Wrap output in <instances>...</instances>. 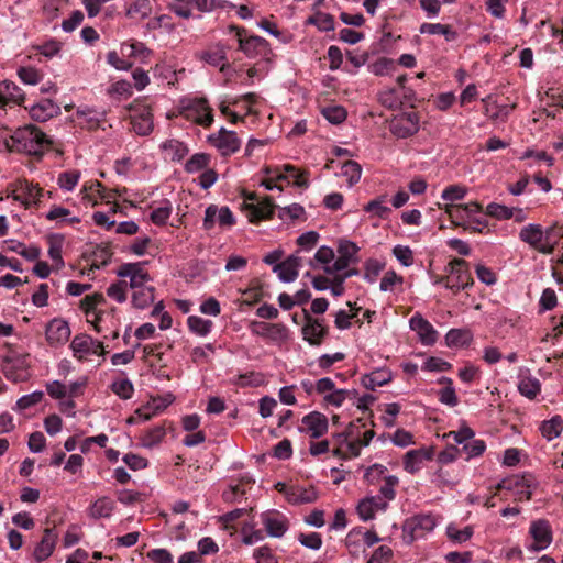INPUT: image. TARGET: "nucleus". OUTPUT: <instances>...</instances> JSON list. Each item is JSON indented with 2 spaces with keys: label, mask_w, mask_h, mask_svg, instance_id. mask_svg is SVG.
<instances>
[{
  "label": "nucleus",
  "mask_w": 563,
  "mask_h": 563,
  "mask_svg": "<svg viewBox=\"0 0 563 563\" xmlns=\"http://www.w3.org/2000/svg\"><path fill=\"white\" fill-rule=\"evenodd\" d=\"M374 437V431L367 429L361 419L352 421L347 428L333 435L334 456L343 460H350L360 455L362 448L369 444Z\"/></svg>",
  "instance_id": "1"
},
{
  "label": "nucleus",
  "mask_w": 563,
  "mask_h": 563,
  "mask_svg": "<svg viewBox=\"0 0 563 563\" xmlns=\"http://www.w3.org/2000/svg\"><path fill=\"white\" fill-rule=\"evenodd\" d=\"M4 144L10 152L40 157L48 148L51 142L41 129L27 124L18 128L5 139Z\"/></svg>",
  "instance_id": "2"
},
{
  "label": "nucleus",
  "mask_w": 563,
  "mask_h": 563,
  "mask_svg": "<svg viewBox=\"0 0 563 563\" xmlns=\"http://www.w3.org/2000/svg\"><path fill=\"white\" fill-rule=\"evenodd\" d=\"M444 212L454 227H461L471 232H482L487 227L486 216L477 202L445 203Z\"/></svg>",
  "instance_id": "3"
},
{
  "label": "nucleus",
  "mask_w": 563,
  "mask_h": 563,
  "mask_svg": "<svg viewBox=\"0 0 563 563\" xmlns=\"http://www.w3.org/2000/svg\"><path fill=\"white\" fill-rule=\"evenodd\" d=\"M536 486L534 478L530 474H515L503 478L495 486V495L501 501L512 499L515 503L529 500Z\"/></svg>",
  "instance_id": "4"
},
{
  "label": "nucleus",
  "mask_w": 563,
  "mask_h": 563,
  "mask_svg": "<svg viewBox=\"0 0 563 563\" xmlns=\"http://www.w3.org/2000/svg\"><path fill=\"white\" fill-rule=\"evenodd\" d=\"M340 255L335 258L334 251L329 246H321L316 252L313 260L310 262L312 267L320 265L327 275L338 272H344L350 267L351 255L356 252L353 243L340 245Z\"/></svg>",
  "instance_id": "5"
},
{
  "label": "nucleus",
  "mask_w": 563,
  "mask_h": 563,
  "mask_svg": "<svg viewBox=\"0 0 563 563\" xmlns=\"http://www.w3.org/2000/svg\"><path fill=\"white\" fill-rule=\"evenodd\" d=\"M1 371L7 379L13 383L26 382L30 377L29 355L11 344H3Z\"/></svg>",
  "instance_id": "6"
},
{
  "label": "nucleus",
  "mask_w": 563,
  "mask_h": 563,
  "mask_svg": "<svg viewBox=\"0 0 563 563\" xmlns=\"http://www.w3.org/2000/svg\"><path fill=\"white\" fill-rule=\"evenodd\" d=\"M179 114L205 129L213 123V110L206 97L188 96L181 98L178 104Z\"/></svg>",
  "instance_id": "7"
},
{
  "label": "nucleus",
  "mask_w": 563,
  "mask_h": 563,
  "mask_svg": "<svg viewBox=\"0 0 563 563\" xmlns=\"http://www.w3.org/2000/svg\"><path fill=\"white\" fill-rule=\"evenodd\" d=\"M242 210L251 223L268 220L275 212V203L271 197H258L256 192L242 191Z\"/></svg>",
  "instance_id": "8"
},
{
  "label": "nucleus",
  "mask_w": 563,
  "mask_h": 563,
  "mask_svg": "<svg viewBox=\"0 0 563 563\" xmlns=\"http://www.w3.org/2000/svg\"><path fill=\"white\" fill-rule=\"evenodd\" d=\"M446 272L448 275L441 277V280H445V288L454 294L473 285L472 274L466 261L462 258L452 260L448 265Z\"/></svg>",
  "instance_id": "9"
},
{
  "label": "nucleus",
  "mask_w": 563,
  "mask_h": 563,
  "mask_svg": "<svg viewBox=\"0 0 563 563\" xmlns=\"http://www.w3.org/2000/svg\"><path fill=\"white\" fill-rule=\"evenodd\" d=\"M236 224V218L228 206L209 205L205 210L202 228L211 231L218 228L221 231L231 230Z\"/></svg>",
  "instance_id": "10"
},
{
  "label": "nucleus",
  "mask_w": 563,
  "mask_h": 563,
  "mask_svg": "<svg viewBox=\"0 0 563 563\" xmlns=\"http://www.w3.org/2000/svg\"><path fill=\"white\" fill-rule=\"evenodd\" d=\"M441 520V515L419 512L406 519L404 530L410 534L411 540L421 539L432 532Z\"/></svg>",
  "instance_id": "11"
},
{
  "label": "nucleus",
  "mask_w": 563,
  "mask_h": 563,
  "mask_svg": "<svg viewBox=\"0 0 563 563\" xmlns=\"http://www.w3.org/2000/svg\"><path fill=\"white\" fill-rule=\"evenodd\" d=\"M43 195L44 189L37 183L27 179H18L11 191L12 199L25 209L37 207Z\"/></svg>",
  "instance_id": "12"
},
{
  "label": "nucleus",
  "mask_w": 563,
  "mask_h": 563,
  "mask_svg": "<svg viewBox=\"0 0 563 563\" xmlns=\"http://www.w3.org/2000/svg\"><path fill=\"white\" fill-rule=\"evenodd\" d=\"M174 401L172 394L164 396L151 397L146 404L139 407L132 416L126 420L128 424H137L141 422L148 421L153 417L162 413L168 406Z\"/></svg>",
  "instance_id": "13"
},
{
  "label": "nucleus",
  "mask_w": 563,
  "mask_h": 563,
  "mask_svg": "<svg viewBox=\"0 0 563 563\" xmlns=\"http://www.w3.org/2000/svg\"><path fill=\"white\" fill-rule=\"evenodd\" d=\"M69 349L74 358L81 363L89 361L93 355L104 354L103 343L85 333L76 334L70 341Z\"/></svg>",
  "instance_id": "14"
},
{
  "label": "nucleus",
  "mask_w": 563,
  "mask_h": 563,
  "mask_svg": "<svg viewBox=\"0 0 563 563\" xmlns=\"http://www.w3.org/2000/svg\"><path fill=\"white\" fill-rule=\"evenodd\" d=\"M117 275L129 284L131 290L145 287L152 282L144 262L123 263L119 266Z\"/></svg>",
  "instance_id": "15"
},
{
  "label": "nucleus",
  "mask_w": 563,
  "mask_h": 563,
  "mask_svg": "<svg viewBox=\"0 0 563 563\" xmlns=\"http://www.w3.org/2000/svg\"><path fill=\"white\" fill-rule=\"evenodd\" d=\"M526 548L530 552H540L550 547L553 540L551 525L545 519L533 520L530 523Z\"/></svg>",
  "instance_id": "16"
},
{
  "label": "nucleus",
  "mask_w": 563,
  "mask_h": 563,
  "mask_svg": "<svg viewBox=\"0 0 563 563\" xmlns=\"http://www.w3.org/2000/svg\"><path fill=\"white\" fill-rule=\"evenodd\" d=\"M519 238L539 253L548 255L554 251V243L551 242L549 233H545L540 224L523 227L520 230Z\"/></svg>",
  "instance_id": "17"
},
{
  "label": "nucleus",
  "mask_w": 563,
  "mask_h": 563,
  "mask_svg": "<svg viewBox=\"0 0 563 563\" xmlns=\"http://www.w3.org/2000/svg\"><path fill=\"white\" fill-rule=\"evenodd\" d=\"M320 404L325 409L340 408L345 400L350 398L351 391L344 388H338L330 377H322L319 386Z\"/></svg>",
  "instance_id": "18"
},
{
  "label": "nucleus",
  "mask_w": 563,
  "mask_h": 563,
  "mask_svg": "<svg viewBox=\"0 0 563 563\" xmlns=\"http://www.w3.org/2000/svg\"><path fill=\"white\" fill-rule=\"evenodd\" d=\"M386 467L379 464H374L373 466L368 467L365 473V478L368 483H375L380 482L379 486V496L383 498V500H393L396 496L395 488L399 484L398 477L394 475H385Z\"/></svg>",
  "instance_id": "19"
},
{
  "label": "nucleus",
  "mask_w": 563,
  "mask_h": 563,
  "mask_svg": "<svg viewBox=\"0 0 563 563\" xmlns=\"http://www.w3.org/2000/svg\"><path fill=\"white\" fill-rule=\"evenodd\" d=\"M231 31L239 43V49L249 57L264 56L268 52V43L265 38L257 35L247 34L245 29L231 26Z\"/></svg>",
  "instance_id": "20"
},
{
  "label": "nucleus",
  "mask_w": 563,
  "mask_h": 563,
  "mask_svg": "<svg viewBox=\"0 0 563 563\" xmlns=\"http://www.w3.org/2000/svg\"><path fill=\"white\" fill-rule=\"evenodd\" d=\"M130 121L136 134L142 136L148 135L154 128L151 107L143 101H135L130 107Z\"/></svg>",
  "instance_id": "21"
},
{
  "label": "nucleus",
  "mask_w": 563,
  "mask_h": 563,
  "mask_svg": "<svg viewBox=\"0 0 563 563\" xmlns=\"http://www.w3.org/2000/svg\"><path fill=\"white\" fill-rule=\"evenodd\" d=\"M260 519L267 536L272 538H283L290 527L288 517L275 509L262 512Z\"/></svg>",
  "instance_id": "22"
},
{
  "label": "nucleus",
  "mask_w": 563,
  "mask_h": 563,
  "mask_svg": "<svg viewBox=\"0 0 563 563\" xmlns=\"http://www.w3.org/2000/svg\"><path fill=\"white\" fill-rule=\"evenodd\" d=\"M434 457V450L432 446H421L419 449H412L405 453L402 457L404 470L415 475L419 473L428 462Z\"/></svg>",
  "instance_id": "23"
},
{
  "label": "nucleus",
  "mask_w": 563,
  "mask_h": 563,
  "mask_svg": "<svg viewBox=\"0 0 563 563\" xmlns=\"http://www.w3.org/2000/svg\"><path fill=\"white\" fill-rule=\"evenodd\" d=\"M208 142L223 156H230L241 147V141L236 133L224 128H221L217 133L210 134Z\"/></svg>",
  "instance_id": "24"
},
{
  "label": "nucleus",
  "mask_w": 563,
  "mask_h": 563,
  "mask_svg": "<svg viewBox=\"0 0 563 563\" xmlns=\"http://www.w3.org/2000/svg\"><path fill=\"white\" fill-rule=\"evenodd\" d=\"M389 130L399 139L413 135L419 130L418 113L411 111L395 115L389 123Z\"/></svg>",
  "instance_id": "25"
},
{
  "label": "nucleus",
  "mask_w": 563,
  "mask_h": 563,
  "mask_svg": "<svg viewBox=\"0 0 563 563\" xmlns=\"http://www.w3.org/2000/svg\"><path fill=\"white\" fill-rule=\"evenodd\" d=\"M252 334L271 340L273 342H285L289 338V330L283 323H267L264 321H252L250 324Z\"/></svg>",
  "instance_id": "26"
},
{
  "label": "nucleus",
  "mask_w": 563,
  "mask_h": 563,
  "mask_svg": "<svg viewBox=\"0 0 563 563\" xmlns=\"http://www.w3.org/2000/svg\"><path fill=\"white\" fill-rule=\"evenodd\" d=\"M71 330L63 318L52 319L45 328V339L51 347L64 346L70 338Z\"/></svg>",
  "instance_id": "27"
},
{
  "label": "nucleus",
  "mask_w": 563,
  "mask_h": 563,
  "mask_svg": "<svg viewBox=\"0 0 563 563\" xmlns=\"http://www.w3.org/2000/svg\"><path fill=\"white\" fill-rule=\"evenodd\" d=\"M305 325L302 327V336L311 345H320L328 334L327 327L322 319L312 318L307 310H302Z\"/></svg>",
  "instance_id": "28"
},
{
  "label": "nucleus",
  "mask_w": 563,
  "mask_h": 563,
  "mask_svg": "<svg viewBox=\"0 0 563 563\" xmlns=\"http://www.w3.org/2000/svg\"><path fill=\"white\" fill-rule=\"evenodd\" d=\"M409 327L417 333L422 345L432 346L438 341V331L420 313L417 312L410 318Z\"/></svg>",
  "instance_id": "29"
},
{
  "label": "nucleus",
  "mask_w": 563,
  "mask_h": 563,
  "mask_svg": "<svg viewBox=\"0 0 563 563\" xmlns=\"http://www.w3.org/2000/svg\"><path fill=\"white\" fill-rule=\"evenodd\" d=\"M80 198L86 206H97L100 201L110 203L112 196L107 192L103 185L98 180L85 181L80 189Z\"/></svg>",
  "instance_id": "30"
},
{
  "label": "nucleus",
  "mask_w": 563,
  "mask_h": 563,
  "mask_svg": "<svg viewBox=\"0 0 563 563\" xmlns=\"http://www.w3.org/2000/svg\"><path fill=\"white\" fill-rule=\"evenodd\" d=\"M329 420L325 415L312 411L301 420L300 430L313 439H319L328 432Z\"/></svg>",
  "instance_id": "31"
},
{
  "label": "nucleus",
  "mask_w": 563,
  "mask_h": 563,
  "mask_svg": "<svg viewBox=\"0 0 563 563\" xmlns=\"http://www.w3.org/2000/svg\"><path fill=\"white\" fill-rule=\"evenodd\" d=\"M276 177L282 179L283 184L286 183V185H292L298 188L306 189L309 186V172L301 170L290 164L276 167Z\"/></svg>",
  "instance_id": "32"
},
{
  "label": "nucleus",
  "mask_w": 563,
  "mask_h": 563,
  "mask_svg": "<svg viewBox=\"0 0 563 563\" xmlns=\"http://www.w3.org/2000/svg\"><path fill=\"white\" fill-rule=\"evenodd\" d=\"M58 539V533L54 528L44 529L41 540L36 543L33 551V558L36 562L46 561L54 552Z\"/></svg>",
  "instance_id": "33"
},
{
  "label": "nucleus",
  "mask_w": 563,
  "mask_h": 563,
  "mask_svg": "<svg viewBox=\"0 0 563 563\" xmlns=\"http://www.w3.org/2000/svg\"><path fill=\"white\" fill-rule=\"evenodd\" d=\"M25 100L24 91L11 80L0 81V109H5L9 104L21 106Z\"/></svg>",
  "instance_id": "34"
},
{
  "label": "nucleus",
  "mask_w": 563,
  "mask_h": 563,
  "mask_svg": "<svg viewBox=\"0 0 563 563\" xmlns=\"http://www.w3.org/2000/svg\"><path fill=\"white\" fill-rule=\"evenodd\" d=\"M387 501L380 496H368L361 499L356 506V512L362 521H368L375 518L378 511L385 510Z\"/></svg>",
  "instance_id": "35"
},
{
  "label": "nucleus",
  "mask_w": 563,
  "mask_h": 563,
  "mask_svg": "<svg viewBox=\"0 0 563 563\" xmlns=\"http://www.w3.org/2000/svg\"><path fill=\"white\" fill-rule=\"evenodd\" d=\"M32 120L45 122L60 112V108L51 99H42L37 103L25 107Z\"/></svg>",
  "instance_id": "36"
},
{
  "label": "nucleus",
  "mask_w": 563,
  "mask_h": 563,
  "mask_svg": "<svg viewBox=\"0 0 563 563\" xmlns=\"http://www.w3.org/2000/svg\"><path fill=\"white\" fill-rule=\"evenodd\" d=\"M300 266V258L297 255H291L279 264H276L273 267V272L277 274L282 282L291 283L298 277Z\"/></svg>",
  "instance_id": "37"
},
{
  "label": "nucleus",
  "mask_w": 563,
  "mask_h": 563,
  "mask_svg": "<svg viewBox=\"0 0 563 563\" xmlns=\"http://www.w3.org/2000/svg\"><path fill=\"white\" fill-rule=\"evenodd\" d=\"M120 53L123 57L130 59H137L141 63H147L152 51L145 46L144 43L139 41L124 42L120 46Z\"/></svg>",
  "instance_id": "38"
},
{
  "label": "nucleus",
  "mask_w": 563,
  "mask_h": 563,
  "mask_svg": "<svg viewBox=\"0 0 563 563\" xmlns=\"http://www.w3.org/2000/svg\"><path fill=\"white\" fill-rule=\"evenodd\" d=\"M287 500L291 504H310L318 499V492L313 486H289V489L285 490Z\"/></svg>",
  "instance_id": "39"
},
{
  "label": "nucleus",
  "mask_w": 563,
  "mask_h": 563,
  "mask_svg": "<svg viewBox=\"0 0 563 563\" xmlns=\"http://www.w3.org/2000/svg\"><path fill=\"white\" fill-rule=\"evenodd\" d=\"M159 148L164 157L172 162H180L189 153L187 144L175 139L164 141Z\"/></svg>",
  "instance_id": "40"
},
{
  "label": "nucleus",
  "mask_w": 563,
  "mask_h": 563,
  "mask_svg": "<svg viewBox=\"0 0 563 563\" xmlns=\"http://www.w3.org/2000/svg\"><path fill=\"white\" fill-rule=\"evenodd\" d=\"M45 219L48 221L56 222L58 227L75 225L80 223L81 221V219L77 216H74L68 208L57 205L51 207V209L45 216Z\"/></svg>",
  "instance_id": "41"
},
{
  "label": "nucleus",
  "mask_w": 563,
  "mask_h": 563,
  "mask_svg": "<svg viewBox=\"0 0 563 563\" xmlns=\"http://www.w3.org/2000/svg\"><path fill=\"white\" fill-rule=\"evenodd\" d=\"M393 379V373L387 367H382L372 371L362 378V384L365 388L375 390L378 387L385 386Z\"/></svg>",
  "instance_id": "42"
},
{
  "label": "nucleus",
  "mask_w": 563,
  "mask_h": 563,
  "mask_svg": "<svg viewBox=\"0 0 563 563\" xmlns=\"http://www.w3.org/2000/svg\"><path fill=\"white\" fill-rule=\"evenodd\" d=\"M131 291V305L133 308L144 310L154 303L156 289L153 285H147Z\"/></svg>",
  "instance_id": "43"
},
{
  "label": "nucleus",
  "mask_w": 563,
  "mask_h": 563,
  "mask_svg": "<svg viewBox=\"0 0 563 563\" xmlns=\"http://www.w3.org/2000/svg\"><path fill=\"white\" fill-rule=\"evenodd\" d=\"M102 118L103 113L90 108H79L76 111V120L79 126L89 131L97 130Z\"/></svg>",
  "instance_id": "44"
},
{
  "label": "nucleus",
  "mask_w": 563,
  "mask_h": 563,
  "mask_svg": "<svg viewBox=\"0 0 563 563\" xmlns=\"http://www.w3.org/2000/svg\"><path fill=\"white\" fill-rule=\"evenodd\" d=\"M153 4L151 0H132L125 9V15L130 20L143 21L151 16Z\"/></svg>",
  "instance_id": "45"
},
{
  "label": "nucleus",
  "mask_w": 563,
  "mask_h": 563,
  "mask_svg": "<svg viewBox=\"0 0 563 563\" xmlns=\"http://www.w3.org/2000/svg\"><path fill=\"white\" fill-rule=\"evenodd\" d=\"M115 509L114 501L107 496L95 500L88 508V516L92 519L110 518Z\"/></svg>",
  "instance_id": "46"
},
{
  "label": "nucleus",
  "mask_w": 563,
  "mask_h": 563,
  "mask_svg": "<svg viewBox=\"0 0 563 563\" xmlns=\"http://www.w3.org/2000/svg\"><path fill=\"white\" fill-rule=\"evenodd\" d=\"M197 58L210 66L219 67L224 71L227 64L225 52L222 47L216 46L197 54Z\"/></svg>",
  "instance_id": "47"
},
{
  "label": "nucleus",
  "mask_w": 563,
  "mask_h": 563,
  "mask_svg": "<svg viewBox=\"0 0 563 563\" xmlns=\"http://www.w3.org/2000/svg\"><path fill=\"white\" fill-rule=\"evenodd\" d=\"M48 244V256L53 262V267L55 269H60L64 267L65 263L63 260V246H64V236L60 234H53L47 238Z\"/></svg>",
  "instance_id": "48"
},
{
  "label": "nucleus",
  "mask_w": 563,
  "mask_h": 563,
  "mask_svg": "<svg viewBox=\"0 0 563 563\" xmlns=\"http://www.w3.org/2000/svg\"><path fill=\"white\" fill-rule=\"evenodd\" d=\"M445 344L450 349L468 346L473 340L472 332L467 329H451L446 332Z\"/></svg>",
  "instance_id": "49"
},
{
  "label": "nucleus",
  "mask_w": 563,
  "mask_h": 563,
  "mask_svg": "<svg viewBox=\"0 0 563 563\" xmlns=\"http://www.w3.org/2000/svg\"><path fill=\"white\" fill-rule=\"evenodd\" d=\"M172 213V202L168 199H162L152 206L150 219L155 225H165Z\"/></svg>",
  "instance_id": "50"
},
{
  "label": "nucleus",
  "mask_w": 563,
  "mask_h": 563,
  "mask_svg": "<svg viewBox=\"0 0 563 563\" xmlns=\"http://www.w3.org/2000/svg\"><path fill=\"white\" fill-rule=\"evenodd\" d=\"M80 178L81 172L79 169H66L57 175L56 185L64 192H73L78 186Z\"/></svg>",
  "instance_id": "51"
},
{
  "label": "nucleus",
  "mask_w": 563,
  "mask_h": 563,
  "mask_svg": "<svg viewBox=\"0 0 563 563\" xmlns=\"http://www.w3.org/2000/svg\"><path fill=\"white\" fill-rule=\"evenodd\" d=\"M518 390L528 399H534L541 391V384L538 378L533 377L529 373L520 374Z\"/></svg>",
  "instance_id": "52"
},
{
  "label": "nucleus",
  "mask_w": 563,
  "mask_h": 563,
  "mask_svg": "<svg viewBox=\"0 0 563 563\" xmlns=\"http://www.w3.org/2000/svg\"><path fill=\"white\" fill-rule=\"evenodd\" d=\"M421 34L441 35L446 42H453L457 37V33L451 25L441 23H422L419 27Z\"/></svg>",
  "instance_id": "53"
},
{
  "label": "nucleus",
  "mask_w": 563,
  "mask_h": 563,
  "mask_svg": "<svg viewBox=\"0 0 563 563\" xmlns=\"http://www.w3.org/2000/svg\"><path fill=\"white\" fill-rule=\"evenodd\" d=\"M358 538H362L364 543L367 547H373L380 540L375 531H372V530L363 531L362 527H356V528H353L347 533V536L345 538L346 545L350 548V547L356 544V542L358 541Z\"/></svg>",
  "instance_id": "54"
},
{
  "label": "nucleus",
  "mask_w": 563,
  "mask_h": 563,
  "mask_svg": "<svg viewBox=\"0 0 563 563\" xmlns=\"http://www.w3.org/2000/svg\"><path fill=\"white\" fill-rule=\"evenodd\" d=\"M363 210L369 213L373 218L387 219L391 213V208L386 205V196L382 195L371 201H368Z\"/></svg>",
  "instance_id": "55"
},
{
  "label": "nucleus",
  "mask_w": 563,
  "mask_h": 563,
  "mask_svg": "<svg viewBox=\"0 0 563 563\" xmlns=\"http://www.w3.org/2000/svg\"><path fill=\"white\" fill-rule=\"evenodd\" d=\"M543 438L548 441H551L558 437H560L563 430V419L561 416H554L549 420L542 421L539 428Z\"/></svg>",
  "instance_id": "56"
},
{
  "label": "nucleus",
  "mask_w": 563,
  "mask_h": 563,
  "mask_svg": "<svg viewBox=\"0 0 563 563\" xmlns=\"http://www.w3.org/2000/svg\"><path fill=\"white\" fill-rule=\"evenodd\" d=\"M185 73V68L175 70L166 63H157L154 67V76L166 80L170 86H175L179 77L184 76Z\"/></svg>",
  "instance_id": "57"
},
{
  "label": "nucleus",
  "mask_w": 563,
  "mask_h": 563,
  "mask_svg": "<svg viewBox=\"0 0 563 563\" xmlns=\"http://www.w3.org/2000/svg\"><path fill=\"white\" fill-rule=\"evenodd\" d=\"M166 430L163 426H156L146 430L141 437L140 442L143 448L153 449L157 446L165 438Z\"/></svg>",
  "instance_id": "58"
},
{
  "label": "nucleus",
  "mask_w": 563,
  "mask_h": 563,
  "mask_svg": "<svg viewBox=\"0 0 563 563\" xmlns=\"http://www.w3.org/2000/svg\"><path fill=\"white\" fill-rule=\"evenodd\" d=\"M187 327L191 333L205 338L212 331L213 322L198 316H189Z\"/></svg>",
  "instance_id": "59"
},
{
  "label": "nucleus",
  "mask_w": 563,
  "mask_h": 563,
  "mask_svg": "<svg viewBox=\"0 0 563 563\" xmlns=\"http://www.w3.org/2000/svg\"><path fill=\"white\" fill-rule=\"evenodd\" d=\"M104 296L100 292L85 296L79 303L80 310L85 313L86 319L97 312L98 306L104 303Z\"/></svg>",
  "instance_id": "60"
},
{
  "label": "nucleus",
  "mask_w": 563,
  "mask_h": 563,
  "mask_svg": "<svg viewBox=\"0 0 563 563\" xmlns=\"http://www.w3.org/2000/svg\"><path fill=\"white\" fill-rule=\"evenodd\" d=\"M474 534V528L472 526H466L462 529L457 527L456 523H449L446 527V536L448 538L455 543H464L468 541Z\"/></svg>",
  "instance_id": "61"
},
{
  "label": "nucleus",
  "mask_w": 563,
  "mask_h": 563,
  "mask_svg": "<svg viewBox=\"0 0 563 563\" xmlns=\"http://www.w3.org/2000/svg\"><path fill=\"white\" fill-rule=\"evenodd\" d=\"M211 156L206 153L194 154L185 164V170L189 174L203 172L209 167Z\"/></svg>",
  "instance_id": "62"
},
{
  "label": "nucleus",
  "mask_w": 563,
  "mask_h": 563,
  "mask_svg": "<svg viewBox=\"0 0 563 563\" xmlns=\"http://www.w3.org/2000/svg\"><path fill=\"white\" fill-rule=\"evenodd\" d=\"M340 174L346 178L347 186L352 187L360 181L362 167L354 161H346L341 165Z\"/></svg>",
  "instance_id": "63"
},
{
  "label": "nucleus",
  "mask_w": 563,
  "mask_h": 563,
  "mask_svg": "<svg viewBox=\"0 0 563 563\" xmlns=\"http://www.w3.org/2000/svg\"><path fill=\"white\" fill-rule=\"evenodd\" d=\"M368 69L375 76H389L396 70V63L388 57H379L373 62Z\"/></svg>",
  "instance_id": "64"
}]
</instances>
